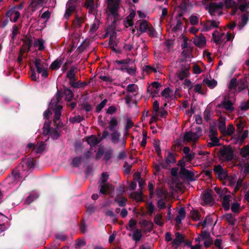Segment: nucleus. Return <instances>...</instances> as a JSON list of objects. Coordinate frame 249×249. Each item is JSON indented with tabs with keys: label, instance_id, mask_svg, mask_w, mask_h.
Wrapping results in <instances>:
<instances>
[{
	"label": "nucleus",
	"instance_id": "1",
	"mask_svg": "<svg viewBox=\"0 0 249 249\" xmlns=\"http://www.w3.org/2000/svg\"><path fill=\"white\" fill-rule=\"evenodd\" d=\"M120 0H107L108 7L107 13L109 18H113V22L119 19V16L118 10L119 8V2Z\"/></svg>",
	"mask_w": 249,
	"mask_h": 249
},
{
	"label": "nucleus",
	"instance_id": "2",
	"mask_svg": "<svg viewBox=\"0 0 249 249\" xmlns=\"http://www.w3.org/2000/svg\"><path fill=\"white\" fill-rule=\"evenodd\" d=\"M61 98L60 93L58 91L55 96L52 98L50 104V107L55 110L54 121L58 120L61 116L60 110L62 109V107L58 104Z\"/></svg>",
	"mask_w": 249,
	"mask_h": 249
},
{
	"label": "nucleus",
	"instance_id": "3",
	"mask_svg": "<svg viewBox=\"0 0 249 249\" xmlns=\"http://www.w3.org/2000/svg\"><path fill=\"white\" fill-rule=\"evenodd\" d=\"M201 133V129L200 127H196L195 130L186 133L183 137V141L187 142H195L200 137Z\"/></svg>",
	"mask_w": 249,
	"mask_h": 249
},
{
	"label": "nucleus",
	"instance_id": "4",
	"mask_svg": "<svg viewBox=\"0 0 249 249\" xmlns=\"http://www.w3.org/2000/svg\"><path fill=\"white\" fill-rule=\"evenodd\" d=\"M233 38L231 34L227 33L226 35L224 33L215 31L213 34V40L216 45L221 44L226 38V41H230Z\"/></svg>",
	"mask_w": 249,
	"mask_h": 249
},
{
	"label": "nucleus",
	"instance_id": "5",
	"mask_svg": "<svg viewBox=\"0 0 249 249\" xmlns=\"http://www.w3.org/2000/svg\"><path fill=\"white\" fill-rule=\"evenodd\" d=\"M219 157L222 160H228L232 159L233 152L230 147H223L219 151Z\"/></svg>",
	"mask_w": 249,
	"mask_h": 249
},
{
	"label": "nucleus",
	"instance_id": "6",
	"mask_svg": "<svg viewBox=\"0 0 249 249\" xmlns=\"http://www.w3.org/2000/svg\"><path fill=\"white\" fill-rule=\"evenodd\" d=\"M24 47H31L33 43L35 47H43L44 42L42 40H34L29 37H25L23 39Z\"/></svg>",
	"mask_w": 249,
	"mask_h": 249
},
{
	"label": "nucleus",
	"instance_id": "7",
	"mask_svg": "<svg viewBox=\"0 0 249 249\" xmlns=\"http://www.w3.org/2000/svg\"><path fill=\"white\" fill-rule=\"evenodd\" d=\"M139 224L142 228H144V232H150L153 229V223L151 221L142 219L139 221Z\"/></svg>",
	"mask_w": 249,
	"mask_h": 249
},
{
	"label": "nucleus",
	"instance_id": "8",
	"mask_svg": "<svg viewBox=\"0 0 249 249\" xmlns=\"http://www.w3.org/2000/svg\"><path fill=\"white\" fill-rule=\"evenodd\" d=\"M6 16L10 18V20L12 22H16L18 18L20 13L16 8H13L10 10L6 14Z\"/></svg>",
	"mask_w": 249,
	"mask_h": 249
},
{
	"label": "nucleus",
	"instance_id": "9",
	"mask_svg": "<svg viewBox=\"0 0 249 249\" xmlns=\"http://www.w3.org/2000/svg\"><path fill=\"white\" fill-rule=\"evenodd\" d=\"M153 109L154 111V113L152 116L150 120V123H155L158 120V111L159 110V104L157 101H155L153 103Z\"/></svg>",
	"mask_w": 249,
	"mask_h": 249
},
{
	"label": "nucleus",
	"instance_id": "10",
	"mask_svg": "<svg viewBox=\"0 0 249 249\" xmlns=\"http://www.w3.org/2000/svg\"><path fill=\"white\" fill-rule=\"evenodd\" d=\"M65 61L64 56H61L54 60L51 64L50 67L52 70H57L60 68V65Z\"/></svg>",
	"mask_w": 249,
	"mask_h": 249
},
{
	"label": "nucleus",
	"instance_id": "11",
	"mask_svg": "<svg viewBox=\"0 0 249 249\" xmlns=\"http://www.w3.org/2000/svg\"><path fill=\"white\" fill-rule=\"evenodd\" d=\"M219 106L224 108L226 110L230 112L232 111L234 109L233 104L229 100H224L221 104L219 105Z\"/></svg>",
	"mask_w": 249,
	"mask_h": 249
},
{
	"label": "nucleus",
	"instance_id": "12",
	"mask_svg": "<svg viewBox=\"0 0 249 249\" xmlns=\"http://www.w3.org/2000/svg\"><path fill=\"white\" fill-rule=\"evenodd\" d=\"M35 65L38 73L41 72L43 69L47 68V66L44 61L40 59H36Z\"/></svg>",
	"mask_w": 249,
	"mask_h": 249
},
{
	"label": "nucleus",
	"instance_id": "13",
	"mask_svg": "<svg viewBox=\"0 0 249 249\" xmlns=\"http://www.w3.org/2000/svg\"><path fill=\"white\" fill-rule=\"evenodd\" d=\"M219 22L214 20H209L207 22L204 27V30L206 31L211 30L213 28L217 27Z\"/></svg>",
	"mask_w": 249,
	"mask_h": 249
},
{
	"label": "nucleus",
	"instance_id": "14",
	"mask_svg": "<svg viewBox=\"0 0 249 249\" xmlns=\"http://www.w3.org/2000/svg\"><path fill=\"white\" fill-rule=\"evenodd\" d=\"M176 238L174 239L172 245L174 247L177 248L183 242V235L179 232H176L175 234Z\"/></svg>",
	"mask_w": 249,
	"mask_h": 249
},
{
	"label": "nucleus",
	"instance_id": "15",
	"mask_svg": "<svg viewBox=\"0 0 249 249\" xmlns=\"http://www.w3.org/2000/svg\"><path fill=\"white\" fill-rule=\"evenodd\" d=\"M214 171L217 174L218 177L221 179H224L227 177V174L220 165L216 166Z\"/></svg>",
	"mask_w": 249,
	"mask_h": 249
},
{
	"label": "nucleus",
	"instance_id": "16",
	"mask_svg": "<svg viewBox=\"0 0 249 249\" xmlns=\"http://www.w3.org/2000/svg\"><path fill=\"white\" fill-rule=\"evenodd\" d=\"M72 0H69V2H68V3L67 4L68 8H67V9L66 11V12L65 13V15H64V17L66 19H68L69 18V17L71 16V13H72L73 12H74L75 11V6L73 4H72V5L70 4V2Z\"/></svg>",
	"mask_w": 249,
	"mask_h": 249
},
{
	"label": "nucleus",
	"instance_id": "17",
	"mask_svg": "<svg viewBox=\"0 0 249 249\" xmlns=\"http://www.w3.org/2000/svg\"><path fill=\"white\" fill-rule=\"evenodd\" d=\"M205 37L203 36H196L194 39V42L196 46H204L206 44Z\"/></svg>",
	"mask_w": 249,
	"mask_h": 249
},
{
	"label": "nucleus",
	"instance_id": "18",
	"mask_svg": "<svg viewBox=\"0 0 249 249\" xmlns=\"http://www.w3.org/2000/svg\"><path fill=\"white\" fill-rule=\"evenodd\" d=\"M101 140L102 139L98 138L92 135L87 138V142L88 144L91 146L97 145L101 142Z\"/></svg>",
	"mask_w": 249,
	"mask_h": 249
},
{
	"label": "nucleus",
	"instance_id": "19",
	"mask_svg": "<svg viewBox=\"0 0 249 249\" xmlns=\"http://www.w3.org/2000/svg\"><path fill=\"white\" fill-rule=\"evenodd\" d=\"M135 16V12L134 11H131L124 21V25L126 27H128L133 25V19Z\"/></svg>",
	"mask_w": 249,
	"mask_h": 249
},
{
	"label": "nucleus",
	"instance_id": "20",
	"mask_svg": "<svg viewBox=\"0 0 249 249\" xmlns=\"http://www.w3.org/2000/svg\"><path fill=\"white\" fill-rule=\"evenodd\" d=\"M185 216V212L183 208H181L178 211V214L176 218V221L178 224L181 223L182 220H183Z\"/></svg>",
	"mask_w": 249,
	"mask_h": 249
},
{
	"label": "nucleus",
	"instance_id": "21",
	"mask_svg": "<svg viewBox=\"0 0 249 249\" xmlns=\"http://www.w3.org/2000/svg\"><path fill=\"white\" fill-rule=\"evenodd\" d=\"M225 6L227 8H233V14L235 11L237 9V5L235 4L233 0H223Z\"/></svg>",
	"mask_w": 249,
	"mask_h": 249
},
{
	"label": "nucleus",
	"instance_id": "22",
	"mask_svg": "<svg viewBox=\"0 0 249 249\" xmlns=\"http://www.w3.org/2000/svg\"><path fill=\"white\" fill-rule=\"evenodd\" d=\"M44 0H33L30 3V7L34 11L43 5V2Z\"/></svg>",
	"mask_w": 249,
	"mask_h": 249
},
{
	"label": "nucleus",
	"instance_id": "23",
	"mask_svg": "<svg viewBox=\"0 0 249 249\" xmlns=\"http://www.w3.org/2000/svg\"><path fill=\"white\" fill-rule=\"evenodd\" d=\"M239 9L244 11L249 8V0H238Z\"/></svg>",
	"mask_w": 249,
	"mask_h": 249
},
{
	"label": "nucleus",
	"instance_id": "24",
	"mask_svg": "<svg viewBox=\"0 0 249 249\" xmlns=\"http://www.w3.org/2000/svg\"><path fill=\"white\" fill-rule=\"evenodd\" d=\"M230 198L231 196L230 195H227L225 196L223 198V206L225 210H228L230 207Z\"/></svg>",
	"mask_w": 249,
	"mask_h": 249
},
{
	"label": "nucleus",
	"instance_id": "25",
	"mask_svg": "<svg viewBox=\"0 0 249 249\" xmlns=\"http://www.w3.org/2000/svg\"><path fill=\"white\" fill-rule=\"evenodd\" d=\"M139 30L142 33H143L147 31L150 26L148 25V22L144 20H140Z\"/></svg>",
	"mask_w": 249,
	"mask_h": 249
},
{
	"label": "nucleus",
	"instance_id": "26",
	"mask_svg": "<svg viewBox=\"0 0 249 249\" xmlns=\"http://www.w3.org/2000/svg\"><path fill=\"white\" fill-rule=\"evenodd\" d=\"M173 95V92L170 88H165L161 92V96L165 99H168L171 98Z\"/></svg>",
	"mask_w": 249,
	"mask_h": 249
},
{
	"label": "nucleus",
	"instance_id": "27",
	"mask_svg": "<svg viewBox=\"0 0 249 249\" xmlns=\"http://www.w3.org/2000/svg\"><path fill=\"white\" fill-rule=\"evenodd\" d=\"M190 73L188 69L181 71L177 73V77L181 80L188 77Z\"/></svg>",
	"mask_w": 249,
	"mask_h": 249
},
{
	"label": "nucleus",
	"instance_id": "28",
	"mask_svg": "<svg viewBox=\"0 0 249 249\" xmlns=\"http://www.w3.org/2000/svg\"><path fill=\"white\" fill-rule=\"evenodd\" d=\"M203 83L210 87V88H213L217 85V82L214 79H205L203 81Z\"/></svg>",
	"mask_w": 249,
	"mask_h": 249
},
{
	"label": "nucleus",
	"instance_id": "29",
	"mask_svg": "<svg viewBox=\"0 0 249 249\" xmlns=\"http://www.w3.org/2000/svg\"><path fill=\"white\" fill-rule=\"evenodd\" d=\"M132 238L135 241H139L142 237L141 231L139 229L135 230L132 233Z\"/></svg>",
	"mask_w": 249,
	"mask_h": 249
},
{
	"label": "nucleus",
	"instance_id": "30",
	"mask_svg": "<svg viewBox=\"0 0 249 249\" xmlns=\"http://www.w3.org/2000/svg\"><path fill=\"white\" fill-rule=\"evenodd\" d=\"M203 199L207 204H210L213 202L212 195L209 192L205 193L203 196Z\"/></svg>",
	"mask_w": 249,
	"mask_h": 249
},
{
	"label": "nucleus",
	"instance_id": "31",
	"mask_svg": "<svg viewBox=\"0 0 249 249\" xmlns=\"http://www.w3.org/2000/svg\"><path fill=\"white\" fill-rule=\"evenodd\" d=\"M223 5V2L221 1L212 3L210 5V8L211 10H213V12H215L217 9L222 8Z\"/></svg>",
	"mask_w": 249,
	"mask_h": 249
},
{
	"label": "nucleus",
	"instance_id": "32",
	"mask_svg": "<svg viewBox=\"0 0 249 249\" xmlns=\"http://www.w3.org/2000/svg\"><path fill=\"white\" fill-rule=\"evenodd\" d=\"M112 189V186L109 183H106L105 185L100 184V192L103 194H105L107 191Z\"/></svg>",
	"mask_w": 249,
	"mask_h": 249
},
{
	"label": "nucleus",
	"instance_id": "33",
	"mask_svg": "<svg viewBox=\"0 0 249 249\" xmlns=\"http://www.w3.org/2000/svg\"><path fill=\"white\" fill-rule=\"evenodd\" d=\"M211 142L208 143L209 147H212L218 145L219 140L216 136H213L210 137Z\"/></svg>",
	"mask_w": 249,
	"mask_h": 249
},
{
	"label": "nucleus",
	"instance_id": "34",
	"mask_svg": "<svg viewBox=\"0 0 249 249\" xmlns=\"http://www.w3.org/2000/svg\"><path fill=\"white\" fill-rule=\"evenodd\" d=\"M46 147V144L43 142H41L40 144L36 145L34 147V149L36 150V153H40L44 151Z\"/></svg>",
	"mask_w": 249,
	"mask_h": 249
},
{
	"label": "nucleus",
	"instance_id": "35",
	"mask_svg": "<svg viewBox=\"0 0 249 249\" xmlns=\"http://www.w3.org/2000/svg\"><path fill=\"white\" fill-rule=\"evenodd\" d=\"M118 124V122L117 119L112 117L111 118L109 122V127L110 130L113 131L117 126Z\"/></svg>",
	"mask_w": 249,
	"mask_h": 249
},
{
	"label": "nucleus",
	"instance_id": "36",
	"mask_svg": "<svg viewBox=\"0 0 249 249\" xmlns=\"http://www.w3.org/2000/svg\"><path fill=\"white\" fill-rule=\"evenodd\" d=\"M76 68L75 67H71L70 70L67 72V76L70 80L73 81L75 77V71Z\"/></svg>",
	"mask_w": 249,
	"mask_h": 249
},
{
	"label": "nucleus",
	"instance_id": "37",
	"mask_svg": "<svg viewBox=\"0 0 249 249\" xmlns=\"http://www.w3.org/2000/svg\"><path fill=\"white\" fill-rule=\"evenodd\" d=\"M64 93L65 95V99L68 101H70L73 98L72 92L69 89H65Z\"/></svg>",
	"mask_w": 249,
	"mask_h": 249
},
{
	"label": "nucleus",
	"instance_id": "38",
	"mask_svg": "<svg viewBox=\"0 0 249 249\" xmlns=\"http://www.w3.org/2000/svg\"><path fill=\"white\" fill-rule=\"evenodd\" d=\"M155 223L160 226H161L163 224L162 216L161 214L157 213L154 218Z\"/></svg>",
	"mask_w": 249,
	"mask_h": 249
},
{
	"label": "nucleus",
	"instance_id": "39",
	"mask_svg": "<svg viewBox=\"0 0 249 249\" xmlns=\"http://www.w3.org/2000/svg\"><path fill=\"white\" fill-rule=\"evenodd\" d=\"M165 161L167 163H174L175 159L174 155L172 153L168 152L165 159Z\"/></svg>",
	"mask_w": 249,
	"mask_h": 249
},
{
	"label": "nucleus",
	"instance_id": "40",
	"mask_svg": "<svg viewBox=\"0 0 249 249\" xmlns=\"http://www.w3.org/2000/svg\"><path fill=\"white\" fill-rule=\"evenodd\" d=\"M224 218L226 219L230 224H234L235 223L234 218L230 213H227L224 215Z\"/></svg>",
	"mask_w": 249,
	"mask_h": 249
},
{
	"label": "nucleus",
	"instance_id": "41",
	"mask_svg": "<svg viewBox=\"0 0 249 249\" xmlns=\"http://www.w3.org/2000/svg\"><path fill=\"white\" fill-rule=\"evenodd\" d=\"M121 70L125 71L129 74H134L136 71L135 67H130L126 66L125 67H121Z\"/></svg>",
	"mask_w": 249,
	"mask_h": 249
},
{
	"label": "nucleus",
	"instance_id": "42",
	"mask_svg": "<svg viewBox=\"0 0 249 249\" xmlns=\"http://www.w3.org/2000/svg\"><path fill=\"white\" fill-rule=\"evenodd\" d=\"M190 216L192 217V218L195 221H197L199 219V213L197 210H193L191 212Z\"/></svg>",
	"mask_w": 249,
	"mask_h": 249
},
{
	"label": "nucleus",
	"instance_id": "43",
	"mask_svg": "<svg viewBox=\"0 0 249 249\" xmlns=\"http://www.w3.org/2000/svg\"><path fill=\"white\" fill-rule=\"evenodd\" d=\"M109 45L110 47H115L118 45L116 36L114 35L110 36Z\"/></svg>",
	"mask_w": 249,
	"mask_h": 249
},
{
	"label": "nucleus",
	"instance_id": "44",
	"mask_svg": "<svg viewBox=\"0 0 249 249\" xmlns=\"http://www.w3.org/2000/svg\"><path fill=\"white\" fill-rule=\"evenodd\" d=\"M50 123H49V122L45 123V124H44L43 128V135H47L49 134L50 131Z\"/></svg>",
	"mask_w": 249,
	"mask_h": 249
},
{
	"label": "nucleus",
	"instance_id": "45",
	"mask_svg": "<svg viewBox=\"0 0 249 249\" xmlns=\"http://www.w3.org/2000/svg\"><path fill=\"white\" fill-rule=\"evenodd\" d=\"M190 148L188 147H185L183 148V152L189 160H191L194 158V155L189 153Z\"/></svg>",
	"mask_w": 249,
	"mask_h": 249
},
{
	"label": "nucleus",
	"instance_id": "46",
	"mask_svg": "<svg viewBox=\"0 0 249 249\" xmlns=\"http://www.w3.org/2000/svg\"><path fill=\"white\" fill-rule=\"evenodd\" d=\"M108 178V175L107 173H103L102 174L101 177L99 180L100 184H104Z\"/></svg>",
	"mask_w": 249,
	"mask_h": 249
},
{
	"label": "nucleus",
	"instance_id": "47",
	"mask_svg": "<svg viewBox=\"0 0 249 249\" xmlns=\"http://www.w3.org/2000/svg\"><path fill=\"white\" fill-rule=\"evenodd\" d=\"M120 134L118 132H114L111 134V140L114 143H116L119 141Z\"/></svg>",
	"mask_w": 249,
	"mask_h": 249
},
{
	"label": "nucleus",
	"instance_id": "48",
	"mask_svg": "<svg viewBox=\"0 0 249 249\" xmlns=\"http://www.w3.org/2000/svg\"><path fill=\"white\" fill-rule=\"evenodd\" d=\"M200 236H201V239L203 241L210 239V238L211 237L210 233L206 231H202L201 233L200 234Z\"/></svg>",
	"mask_w": 249,
	"mask_h": 249
},
{
	"label": "nucleus",
	"instance_id": "49",
	"mask_svg": "<svg viewBox=\"0 0 249 249\" xmlns=\"http://www.w3.org/2000/svg\"><path fill=\"white\" fill-rule=\"evenodd\" d=\"M132 197L134 198L137 201H140L142 199V193H134L131 194Z\"/></svg>",
	"mask_w": 249,
	"mask_h": 249
},
{
	"label": "nucleus",
	"instance_id": "50",
	"mask_svg": "<svg viewBox=\"0 0 249 249\" xmlns=\"http://www.w3.org/2000/svg\"><path fill=\"white\" fill-rule=\"evenodd\" d=\"M241 155L243 157H247L249 156V146H246L242 148L241 151Z\"/></svg>",
	"mask_w": 249,
	"mask_h": 249
},
{
	"label": "nucleus",
	"instance_id": "51",
	"mask_svg": "<svg viewBox=\"0 0 249 249\" xmlns=\"http://www.w3.org/2000/svg\"><path fill=\"white\" fill-rule=\"evenodd\" d=\"M99 27V21L97 20H95L93 23L91 25L90 28V32H94Z\"/></svg>",
	"mask_w": 249,
	"mask_h": 249
},
{
	"label": "nucleus",
	"instance_id": "52",
	"mask_svg": "<svg viewBox=\"0 0 249 249\" xmlns=\"http://www.w3.org/2000/svg\"><path fill=\"white\" fill-rule=\"evenodd\" d=\"M249 19V17L248 15H244L241 19V23L239 24V26H240L241 28L243 27L247 23Z\"/></svg>",
	"mask_w": 249,
	"mask_h": 249
},
{
	"label": "nucleus",
	"instance_id": "53",
	"mask_svg": "<svg viewBox=\"0 0 249 249\" xmlns=\"http://www.w3.org/2000/svg\"><path fill=\"white\" fill-rule=\"evenodd\" d=\"M214 245L215 247L218 248V249H223L222 240L220 238H218L215 240Z\"/></svg>",
	"mask_w": 249,
	"mask_h": 249
},
{
	"label": "nucleus",
	"instance_id": "54",
	"mask_svg": "<svg viewBox=\"0 0 249 249\" xmlns=\"http://www.w3.org/2000/svg\"><path fill=\"white\" fill-rule=\"evenodd\" d=\"M199 18L198 17L192 15L190 17V21L192 25H195L198 23Z\"/></svg>",
	"mask_w": 249,
	"mask_h": 249
},
{
	"label": "nucleus",
	"instance_id": "55",
	"mask_svg": "<svg viewBox=\"0 0 249 249\" xmlns=\"http://www.w3.org/2000/svg\"><path fill=\"white\" fill-rule=\"evenodd\" d=\"M130 62V59H127L125 60H116L115 61V63L118 65H122V67H125Z\"/></svg>",
	"mask_w": 249,
	"mask_h": 249
},
{
	"label": "nucleus",
	"instance_id": "56",
	"mask_svg": "<svg viewBox=\"0 0 249 249\" xmlns=\"http://www.w3.org/2000/svg\"><path fill=\"white\" fill-rule=\"evenodd\" d=\"M127 90L130 92H135L138 90V86L134 84H129L127 86Z\"/></svg>",
	"mask_w": 249,
	"mask_h": 249
},
{
	"label": "nucleus",
	"instance_id": "57",
	"mask_svg": "<svg viewBox=\"0 0 249 249\" xmlns=\"http://www.w3.org/2000/svg\"><path fill=\"white\" fill-rule=\"evenodd\" d=\"M107 100L106 99H104L96 108V110L97 112H99L102 109L105 107L106 104Z\"/></svg>",
	"mask_w": 249,
	"mask_h": 249
},
{
	"label": "nucleus",
	"instance_id": "58",
	"mask_svg": "<svg viewBox=\"0 0 249 249\" xmlns=\"http://www.w3.org/2000/svg\"><path fill=\"white\" fill-rule=\"evenodd\" d=\"M136 224V220H135L133 219H131L129 222L128 227H127V229L128 230H130V231L134 229Z\"/></svg>",
	"mask_w": 249,
	"mask_h": 249
},
{
	"label": "nucleus",
	"instance_id": "59",
	"mask_svg": "<svg viewBox=\"0 0 249 249\" xmlns=\"http://www.w3.org/2000/svg\"><path fill=\"white\" fill-rule=\"evenodd\" d=\"M212 218L210 216H207L205 220L202 222L201 224L204 226L205 227L208 225H209L210 224L212 223Z\"/></svg>",
	"mask_w": 249,
	"mask_h": 249
},
{
	"label": "nucleus",
	"instance_id": "60",
	"mask_svg": "<svg viewBox=\"0 0 249 249\" xmlns=\"http://www.w3.org/2000/svg\"><path fill=\"white\" fill-rule=\"evenodd\" d=\"M237 178L235 175L229 177V183L230 186H233L236 181Z\"/></svg>",
	"mask_w": 249,
	"mask_h": 249
},
{
	"label": "nucleus",
	"instance_id": "61",
	"mask_svg": "<svg viewBox=\"0 0 249 249\" xmlns=\"http://www.w3.org/2000/svg\"><path fill=\"white\" fill-rule=\"evenodd\" d=\"M86 4L87 7L89 8L90 11H92L94 9L93 0H87ZM91 12H92V11Z\"/></svg>",
	"mask_w": 249,
	"mask_h": 249
},
{
	"label": "nucleus",
	"instance_id": "62",
	"mask_svg": "<svg viewBox=\"0 0 249 249\" xmlns=\"http://www.w3.org/2000/svg\"><path fill=\"white\" fill-rule=\"evenodd\" d=\"M239 207H240V205H239V203H233L231 206V211L233 212L236 213L238 211Z\"/></svg>",
	"mask_w": 249,
	"mask_h": 249
},
{
	"label": "nucleus",
	"instance_id": "63",
	"mask_svg": "<svg viewBox=\"0 0 249 249\" xmlns=\"http://www.w3.org/2000/svg\"><path fill=\"white\" fill-rule=\"evenodd\" d=\"M183 85L185 87L188 88L189 89H191L193 88V83L192 82L188 79H186L184 81Z\"/></svg>",
	"mask_w": 249,
	"mask_h": 249
},
{
	"label": "nucleus",
	"instance_id": "64",
	"mask_svg": "<svg viewBox=\"0 0 249 249\" xmlns=\"http://www.w3.org/2000/svg\"><path fill=\"white\" fill-rule=\"evenodd\" d=\"M82 21L83 19L81 18L76 17L75 19L73 21V25L76 27H78L80 26Z\"/></svg>",
	"mask_w": 249,
	"mask_h": 249
}]
</instances>
